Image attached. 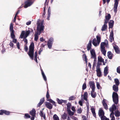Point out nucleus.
Instances as JSON below:
<instances>
[{"instance_id": "0e129e2a", "label": "nucleus", "mask_w": 120, "mask_h": 120, "mask_svg": "<svg viewBox=\"0 0 120 120\" xmlns=\"http://www.w3.org/2000/svg\"><path fill=\"white\" fill-rule=\"evenodd\" d=\"M43 49L42 48H41L39 51V54H41V52L43 50Z\"/></svg>"}, {"instance_id": "13d9d810", "label": "nucleus", "mask_w": 120, "mask_h": 120, "mask_svg": "<svg viewBox=\"0 0 120 120\" xmlns=\"http://www.w3.org/2000/svg\"><path fill=\"white\" fill-rule=\"evenodd\" d=\"M24 50L26 51H27L28 50V48L26 45H24Z\"/></svg>"}, {"instance_id": "09e8293b", "label": "nucleus", "mask_w": 120, "mask_h": 120, "mask_svg": "<svg viewBox=\"0 0 120 120\" xmlns=\"http://www.w3.org/2000/svg\"><path fill=\"white\" fill-rule=\"evenodd\" d=\"M101 118V120H105V119L106 117L104 115V116H102L99 117Z\"/></svg>"}, {"instance_id": "a878e982", "label": "nucleus", "mask_w": 120, "mask_h": 120, "mask_svg": "<svg viewBox=\"0 0 120 120\" xmlns=\"http://www.w3.org/2000/svg\"><path fill=\"white\" fill-rule=\"evenodd\" d=\"M67 114L65 112H64V114L61 116V118L64 120L67 119Z\"/></svg>"}, {"instance_id": "f704fd0d", "label": "nucleus", "mask_w": 120, "mask_h": 120, "mask_svg": "<svg viewBox=\"0 0 120 120\" xmlns=\"http://www.w3.org/2000/svg\"><path fill=\"white\" fill-rule=\"evenodd\" d=\"M104 59L100 56H99L98 57V62H102L103 61Z\"/></svg>"}, {"instance_id": "774afa93", "label": "nucleus", "mask_w": 120, "mask_h": 120, "mask_svg": "<svg viewBox=\"0 0 120 120\" xmlns=\"http://www.w3.org/2000/svg\"><path fill=\"white\" fill-rule=\"evenodd\" d=\"M9 45H10L11 47H13V46L14 44L12 43L11 42Z\"/></svg>"}, {"instance_id": "412c9836", "label": "nucleus", "mask_w": 120, "mask_h": 120, "mask_svg": "<svg viewBox=\"0 0 120 120\" xmlns=\"http://www.w3.org/2000/svg\"><path fill=\"white\" fill-rule=\"evenodd\" d=\"M30 114L32 116H36V111L35 109H33L30 112Z\"/></svg>"}, {"instance_id": "8fccbe9b", "label": "nucleus", "mask_w": 120, "mask_h": 120, "mask_svg": "<svg viewBox=\"0 0 120 120\" xmlns=\"http://www.w3.org/2000/svg\"><path fill=\"white\" fill-rule=\"evenodd\" d=\"M82 120H87L86 117L85 116H82Z\"/></svg>"}, {"instance_id": "9b49d317", "label": "nucleus", "mask_w": 120, "mask_h": 120, "mask_svg": "<svg viewBox=\"0 0 120 120\" xmlns=\"http://www.w3.org/2000/svg\"><path fill=\"white\" fill-rule=\"evenodd\" d=\"M98 115L99 117L104 115V112L101 108H100L98 111Z\"/></svg>"}, {"instance_id": "4d7b16f0", "label": "nucleus", "mask_w": 120, "mask_h": 120, "mask_svg": "<svg viewBox=\"0 0 120 120\" xmlns=\"http://www.w3.org/2000/svg\"><path fill=\"white\" fill-rule=\"evenodd\" d=\"M96 68L97 69L96 71L101 70L100 68V66H99V65H97L96 66Z\"/></svg>"}, {"instance_id": "6e6d98bb", "label": "nucleus", "mask_w": 120, "mask_h": 120, "mask_svg": "<svg viewBox=\"0 0 120 120\" xmlns=\"http://www.w3.org/2000/svg\"><path fill=\"white\" fill-rule=\"evenodd\" d=\"M44 101L45 98H43L40 99V102H41V103L43 104L44 102Z\"/></svg>"}, {"instance_id": "e2e57ef3", "label": "nucleus", "mask_w": 120, "mask_h": 120, "mask_svg": "<svg viewBox=\"0 0 120 120\" xmlns=\"http://www.w3.org/2000/svg\"><path fill=\"white\" fill-rule=\"evenodd\" d=\"M71 109L74 112H75L76 110L75 109V107L74 106H73L72 107V108H71Z\"/></svg>"}, {"instance_id": "7ed1b4c3", "label": "nucleus", "mask_w": 120, "mask_h": 120, "mask_svg": "<svg viewBox=\"0 0 120 120\" xmlns=\"http://www.w3.org/2000/svg\"><path fill=\"white\" fill-rule=\"evenodd\" d=\"M112 98L113 102L116 104H118L119 101L118 95L115 92H113L112 94Z\"/></svg>"}, {"instance_id": "49530a36", "label": "nucleus", "mask_w": 120, "mask_h": 120, "mask_svg": "<svg viewBox=\"0 0 120 120\" xmlns=\"http://www.w3.org/2000/svg\"><path fill=\"white\" fill-rule=\"evenodd\" d=\"M86 84L85 83H84L82 86V89L83 90H84L86 89Z\"/></svg>"}, {"instance_id": "c9c22d12", "label": "nucleus", "mask_w": 120, "mask_h": 120, "mask_svg": "<svg viewBox=\"0 0 120 120\" xmlns=\"http://www.w3.org/2000/svg\"><path fill=\"white\" fill-rule=\"evenodd\" d=\"M101 49L102 53L104 56H105L106 51L105 48Z\"/></svg>"}, {"instance_id": "de8ad7c7", "label": "nucleus", "mask_w": 120, "mask_h": 120, "mask_svg": "<svg viewBox=\"0 0 120 120\" xmlns=\"http://www.w3.org/2000/svg\"><path fill=\"white\" fill-rule=\"evenodd\" d=\"M42 75L44 80L45 81H46L47 80V79L44 73H43V74H42Z\"/></svg>"}, {"instance_id": "72a5a7b5", "label": "nucleus", "mask_w": 120, "mask_h": 120, "mask_svg": "<svg viewBox=\"0 0 120 120\" xmlns=\"http://www.w3.org/2000/svg\"><path fill=\"white\" fill-rule=\"evenodd\" d=\"M97 43L98 45H99L101 41V38L100 36L97 35L96 36Z\"/></svg>"}, {"instance_id": "864d4df0", "label": "nucleus", "mask_w": 120, "mask_h": 120, "mask_svg": "<svg viewBox=\"0 0 120 120\" xmlns=\"http://www.w3.org/2000/svg\"><path fill=\"white\" fill-rule=\"evenodd\" d=\"M23 40L25 43V45H27L28 43L27 39L26 38H23Z\"/></svg>"}, {"instance_id": "c03bdc74", "label": "nucleus", "mask_w": 120, "mask_h": 120, "mask_svg": "<svg viewBox=\"0 0 120 120\" xmlns=\"http://www.w3.org/2000/svg\"><path fill=\"white\" fill-rule=\"evenodd\" d=\"M56 100L58 103L59 104H61L63 103L62 99L60 100L59 99L57 98L56 99Z\"/></svg>"}, {"instance_id": "bb28decb", "label": "nucleus", "mask_w": 120, "mask_h": 120, "mask_svg": "<svg viewBox=\"0 0 120 120\" xmlns=\"http://www.w3.org/2000/svg\"><path fill=\"white\" fill-rule=\"evenodd\" d=\"M67 111L68 114L70 116H72L74 114V112H72L70 109L67 110Z\"/></svg>"}, {"instance_id": "423d86ee", "label": "nucleus", "mask_w": 120, "mask_h": 120, "mask_svg": "<svg viewBox=\"0 0 120 120\" xmlns=\"http://www.w3.org/2000/svg\"><path fill=\"white\" fill-rule=\"evenodd\" d=\"M50 97V96L49 92V90H48L47 91L46 94V97L47 99V100L53 104V105L55 106H56L57 105L56 104L55 102L54 101L52 100L51 99H49Z\"/></svg>"}, {"instance_id": "393cba45", "label": "nucleus", "mask_w": 120, "mask_h": 120, "mask_svg": "<svg viewBox=\"0 0 120 120\" xmlns=\"http://www.w3.org/2000/svg\"><path fill=\"white\" fill-rule=\"evenodd\" d=\"M113 90L116 92H117L118 90V86L114 85L112 87Z\"/></svg>"}, {"instance_id": "4c0bfd02", "label": "nucleus", "mask_w": 120, "mask_h": 120, "mask_svg": "<svg viewBox=\"0 0 120 120\" xmlns=\"http://www.w3.org/2000/svg\"><path fill=\"white\" fill-rule=\"evenodd\" d=\"M54 120H60L59 117L56 114H54L53 116Z\"/></svg>"}, {"instance_id": "ea45409f", "label": "nucleus", "mask_w": 120, "mask_h": 120, "mask_svg": "<svg viewBox=\"0 0 120 120\" xmlns=\"http://www.w3.org/2000/svg\"><path fill=\"white\" fill-rule=\"evenodd\" d=\"M40 34L39 33H36V34L34 35V40L36 41H37L38 39V35H40Z\"/></svg>"}, {"instance_id": "4be33fe9", "label": "nucleus", "mask_w": 120, "mask_h": 120, "mask_svg": "<svg viewBox=\"0 0 120 120\" xmlns=\"http://www.w3.org/2000/svg\"><path fill=\"white\" fill-rule=\"evenodd\" d=\"M113 54L110 51L108 52H107V56L108 58L111 59H112Z\"/></svg>"}, {"instance_id": "cd10ccee", "label": "nucleus", "mask_w": 120, "mask_h": 120, "mask_svg": "<svg viewBox=\"0 0 120 120\" xmlns=\"http://www.w3.org/2000/svg\"><path fill=\"white\" fill-rule=\"evenodd\" d=\"M96 71L97 75L98 76L101 77L102 76L101 72V70Z\"/></svg>"}, {"instance_id": "b1692460", "label": "nucleus", "mask_w": 120, "mask_h": 120, "mask_svg": "<svg viewBox=\"0 0 120 120\" xmlns=\"http://www.w3.org/2000/svg\"><path fill=\"white\" fill-rule=\"evenodd\" d=\"M83 98L84 100L87 101L88 98V94L87 92H85L83 95Z\"/></svg>"}, {"instance_id": "473e14b6", "label": "nucleus", "mask_w": 120, "mask_h": 120, "mask_svg": "<svg viewBox=\"0 0 120 120\" xmlns=\"http://www.w3.org/2000/svg\"><path fill=\"white\" fill-rule=\"evenodd\" d=\"M116 106L115 105V104H113L112 105V107L110 108L109 110H114L116 109Z\"/></svg>"}, {"instance_id": "a19ab883", "label": "nucleus", "mask_w": 120, "mask_h": 120, "mask_svg": "<svg viewBox=\"0 0 120 120\" xmlns=\"http://www.w3.org/2000/svg\"><path fill=\"white\" fill-rule=\"evenodd\" d=\"M115 115L116 117H118L120 116V112L117 111L115 112Z\"/></svg>"}, {"instance_id": "f03ea898", "label": "nucleus", "mask_w": 120, "mask_h": 120, "mask_svg": "<svg viewBox=\"0 0 120 120\" xmlns=\"http://www.w3.org/2000/svg\"><path fill=\"white\" fill-rule=\"evenodd\" d=\"M13 24L11 23L10 25L9 30L11 32V38L13 39V42L14 43H16L17 42V40L14 39L15 36L14 35L15 31L13 30Z\"/></svg>"}, {"instance_id": "6e6552de", "label": "nucleus", "mask_w": 120, "mask_h": 120, "mask_svg": "<svg viewBox=\"0 0 120 120\" xmlns=\"http://www.w3.org/2000/svg\"><path fill=\"white\" fill-rule=\"evenodd\" d=\"M11 112L6 110L1 109L0 110V115H2L4 114L7 115H10Z\"/></svg>"}, {"instance_id": "3c124183", "label": "nucleus", "mask_w": 120, "mask_h": 120, "mask_svg": "<svg viewBox=\"0 0 120 120\" xmlns=\"http://www.w3.org/2000/svg\"><path fill=\"white\" fill-rule=\"evenodd\" d=\"M97 87L98 89H100V87H101L100 85L99 82H97L96 83Z\"/></svg>"}, {"instance_id": "f257e3e1", "label": "nucleus", "mask_w": 120, "mask_h": 120, "mask_svg": "<svg viewBox=\"0 0 120 120\" xmlns=\"http://www.w3.org/2000/svg\"><path fill=\"white\" fill-rule=\"evenodd\" d=\"M34 44L32 42L31 43L29 47V51L28 54L32 60H33L34 57Z\"/></svg>"}, {"instance_id": "bf43d9fd", "label": "nucleus", "mask_w": 120, "mask_h": 120, "mask_svg": "<svg viewBox=\"0 0 120 120\" xmlns=\"http://www.w3.org/2000/svg\"><path fill=\"white\" fill-rule=\"evenodd\" d=\"M30 31L29 30H28V31H26L25 33L27 35V36H28L29 34H30Z\"/></svg>"}, {"instance_id": "6ab92c4d", "label": "nucleus", "mask_w": 120, "mask_h": 120, "mask_svg": "<svg viewBox=\"0 0 120 120\" xmlns=\"http://www.w3.org/2000/svg\"><path fill=\"white\" fill-rule=\"evenodd\" d=\"M90 110H91L95 118H96V113L95 112V109L94 107H93L91 108Z\"/></svg>"}, {"instance_id": "c85d7f7f", "label": "nucleus", "mask_w": 120, "mask_h": 120, "mask_svg": "<svg viewBox=\"0 0 120 120\" xmlns=\"http://www.w3.org/2000/svg\"><path fill=\"white\" fill-rule=\"evenodd\" d=\"M40 115L41 117H43L45 119L46 118L45 114H43V112L41 111H40V113L39 114Z\"/></svg>"}, {"instance_id": "052dcab7", "label": "nucleus", "mask_w": 120, "mask_h": 120, "mask_svg": "<svg viewBox=\"0 0 120 120\" xmlns=\"http://www.w3.org/2000/svg\"><path fill=\"white\" fill-rule=\"evenodd\" d=\"M16 46L17 48L19 49H20V45L19 44V42H18L16 44Z\"/></svg>"}, {"instance_id": "39448f33", "label": "nucleus", "mask_w": 120, "mask_h": 120, "mask_svg": "<svg viewBox=\"0 0 120 120\" xmlns=\"http://www.w3.org/2000/svg\"><path fill=\"white\" fill-rule=\"evenodd\" d=\"M34 0H26L24 3V8H26L30 6L34 3Z\"/></svg>"}, {"instance_id": "a18cd8bd", "label": "nucleus", "mask_w": 120, "mask_h": 120, "mask_svg": "<svg viewBox=\"0 0 120 120\" xmlns=\"http://www.w3.org/2000/svg\"><path fill=\"white\" fill-rule=\"evenodd\" d=\"M83 58H84L85 59V61L86 63H87V58L85 54H83Z\"/></svg>"}, {"instance_id": "69168bd1", "label": "nucleus", "mask_w": 120, "mask_h": 120, "mask_svg": "<svg viewBox=\"0 0 120 120\" xmlns=\"http://www.w3.org/2000/svg\"><path fill=\"white\" fill-rule=\"evenodd\" d=\"M48 14H49V15H50L51 14V9L50 8V7H49L48 8Z\"/></svg>"}, {"instance_id": "37998d69", "label": "nucleus", "mask_w": 120, "mask_h": 120, "mask_svg": "<svg viewBox=\"0 0 120 120\" xmlns=\"http://www.w3.org/2000/svg\"><path fill=\"white\" fill-rule=\"evenodd\" d=\"M82 109L80 107L77 111V113L78 114H80L82 112Z\"/></svg>"}, {"instance_id": "1a4fd4ad", "label": "nucleus", "mask_w": 120, "mask_h": 120, "mask_svg": "<svg viewBox=\"0 0 120 120\" xmlns=\"http://www.w3.org/2000/svg\"><path fill=\"white\" fill-rule=\"evenodd\" d=\"M89 84V85L90 87L92 89V91L93 92L94 91L95 87V83L94 82L92 81H90Z\"/></svg>"}, {"instance_id": "f3484780", "label": "nucleus", "mask_w": 120, "mask_h": 120, "mask_svg": "<svg viewBox=\"0 0 120 120\" xmlns=\"http://www.w3.org/2000/svg\"><path fill=\"white\" fill-rule=\"evenodd\" d=\"M114 22V21L113 20H111L109 21V28H112L113 27Z\"/></svg>"}, {"instance_id": "58836bf2", "label": "nucleus", "mask_w": 120, "mask_h": 120, "mask_svg": "<svg viewBox=\"0 0 120 120\" xmlns=\"http://www.w3.org/2000/svg\"><path fill=\"white\" fill-rule=\"evenodd\" d=\"M24 117L25 119H28L30 118V116L28 113H25Z\"/></svg>"}, {"instance_id": "4468645a", "label": "nucleus", "mask_w": 120, "mask_h": 120, "mask_svg": "<svg viewBox=\"0 0 120 120\" xmlns=\"http://www.w3.org/2000/svg\"><path fill=\"white\" fill-rule=\"evenodd\" d=\"M109 38L110 39V41L111 42H112L114 40L113 38V32L112 30L111 32L110 33Z\"/></svg>"}, {"instance_id": "9d476101", "label": "nucleus", "mask_w": 120, "mask_h": 120, "mask_svg": "<svg viewBox=\"0 0 120 120\" xmlns=\"http://www.w3.org/2000/svg\"><path fill=\"white\" fill-rule=\"evenodd\" d=\"M106 100L105 99H103L102 101L103 105L104 108L106 110L108 109V106L107 104L105 102Z\"/></svg>"}, {"instance_id": "0eeeda50", "label": "nucleus", "mask_w": 120, "mask_h": 120, "mask_svg": "<svg viewBox=\"0 0 120 120\" xmlns=\"http://www.w3.org/2000/svg\"><path fill=\"white\" fill-rule=\"evenodd\" d=\"M53 39L51 38H50L48 41L47 45L49 49H51L52 45V42H53Z\"/></svg>"}, {"instance_id": "79ce46f5", "label": "nucleus", "mask_w": 120, "mask_h": 120, "mask_svg": "<svg viewBox=\"0 0 120 120\" xmlns=\"http://www.w3.org/2000/svg\"><path fill=\"white\" fill-rule=\"evenodd\" d=\"M106 45L105 44V42H102L101 43V49L105 48L104 46Z\"/></svg>"}, {"instance_id": "7c9ffc66", "label": "nucleus", "mask_w": 120, "mask_h": 120, "mask_svg": "<svg viewBox=\"0 0 120 120\" xmlns=\"http://www.w3.org/2000/svg\"><path fill=\"white\" fill-rule=\"evenodd\" d=\"M114 81L115 83V85L118 86L120 83L119 79H117L116 78L114 79Z\"/></svg>"}, {"instance_id": "a211bd4d", "label": "nucleus", "mask_w": 120, "mask_h": 120, "mask_svg": "<svg viewBox=\"0 0 120 120\" xmlns=\"http://www.w3.org/2000/svg\"><path fill=\"white\" fill-rule=\"evenodd\" d=\"M107 23L106 22H105L104 25L102 26L101 29V30L102 31H104L107 28V26L106 25Z\"/></svg>"}, {"instance_id": "f8f14e48", "label": "nucleus", "mask_w": 120, "mask_h": 120, "mask_svg": "<svg viewBox=\"0 0 120 120\" xmlns=\"http://www.w3.org/2000/svg\"><path fill=\"white\" fill-rule=\"evenodd\" d=\"M45 105L46 107L49 109H51L52 108V104L49 102H45Z\"/></svg>"}, {"instance_id": "dca6fc26", "label": "nucleus", "mask_w": 120, "mask_h": 120, "mask_svg": "<svg viewBox=\"0 0 120 120\" xmlns=\"http://www.w3.org/2000/svg\"><path fill=\"white\" fill-rule=\"evenodd\" d=\"M111 18V15L109 14H108L107 15L105 16V22H106L107 23L109 22V21Z\"/></svg>"}, {"instance_id": "2eb2a0df", "label": "nucleus", "mask_w": 120, "mask_h": 120, "mask_svg": "<svg viewBox=\"0 0 120 120\" xmlns=\"http://www.w3.org/2000/svg\"><path fill=\"white\" fill-rule=\"evenodd\" d=\"M114 49L116 52L117 53H119L120 52V50L118 47L116 45H115L113 46Z\"/></svg>"}, {"instance_id": "5701e85b", "label": "nucleus", "mask_w": 120, "mask_h": 120, "mask_svg": "<svg viewBox=\"0 0 120 120\" xmlns=\"http://www.w3.org/2000/svg\"><path fill=\"white\" fill-rule=\"evenodd\" d=\"M91 41V40H90L89 43L87 45V47L88 51L90 50L92 46Z\"/></svg>"}, {"instance_id": "c756f323", "label": "nucleus", "mask_w": 120, "mask_h": 120, "mask_svg": "<svg viewBox=\"0 0 120 120\" xmlns=\"http://www.w3.org/2000/svg\"><path fill=\"white\" fill-rule=\"evenodd\" d=\"M91 97L93 98H95L96 96V92L94 91L93 92L92 90L91 92Z\"/></svg>"}, {"instance_id": "680f3d73", "label": "nucleus", "mask_w": 120, "mask_h": 120, "mask_svg": "<svg viewBox=\"0 0 120 120\" xmlns=\"http://www.w3.org/2000/svg\"><path fill=\"white\" fill-rule=\"evenodd\" d=\"M71 118L74 120H78V118L74 116H72Z\"/></svg>"}, {"instance_id": "2f4dec72", "label": "nucleus", "mask_w": 120, "mask_h": 120, "mask_svg": "<svg viewBox=\"0 0 120 120\" xmlns=\"http://www.w3.org/2000/svg\"><path fill=\"white\" fill-rule=\"evenodd\" d=\"M96 40L95 38H94L93 39V40L92 43L95 46H97L98 45V44L96 42Z\"/></svg>"}, {"instance_id": "aec40b11", "label": "nucleus", "mask_w": 120, "mask_h": 120, "mask_svg": "<svg viewBox=\"0 0 120 120\" xmlns=\"http://www.w3.org/2000/svg\"><path fill=\"white\" fill-rule=\"evenodd\" d=\"M108 67L107 66H106L104 68V76H106L107 75L108 73Z\"/></svg>"}, {"instance_id": "ddd939ff", "label": "nucleus", "mask_w": 120, "mask_h": 120, "mask_svg": "<svg viewBox=\"0 0 120 120\" xmlns=\"http://www.w3.org/2000/svg\"><path fill=\"white\" fill-rule=\"evenodd\" d=\"M92 58H96V55L94 50L92 49L90 51Z\"/></svg>"}, {"instance_id": "338daca9", "label": "nucleus", "mask_w": 120, "mask_h": 120, "mask_svg": "<svg viewBox=\"0 0 120 120\" xmlns=\"http://www.w3.org/2000/svg\"><path fill=\"white\" fill-rule=\"evenodd\" d=\"M79 105L81 106H82V101L81 100H80L79 102Z\"/></svg>"}, {"instance_id": "5fc2aeb1", "label": "nucleus", "mask_w": 120, "mask_h": 120, "mask_svg": "<svg viewBox=\"0 0 120 120\" xmlns=\"http://www.w3.org/2000/svg\"><path fill=\"white\" fill-rule=\"evenodd\" d=\"M75 99V97L71 96L69 98V101L73 100Z\"/></svg>"}, {"instance_id": "e433bc0d", "label": "nucleus", "mask_w": 120, "mask_h": 120, "mask_svg": "<svg viewBox=\"0 0 120 120\" xmlns=\"http://www.w3.org/2000/svg\"><path fill=\"white\" fill-rule=\"evenodd\" d=\"M66 105L67 106V110L70 109V108L71 106V103H70L68 102Z\"/></svg>"}, {"instance_id": "20e7f679", "label": "nucleus", "mask_w": 120, "mask_h": 120, "mask_svg": "<svg viewBox=\"0 0 120 120\" xmlns=\"http://www.w3.org/2000/svg\"><path fill=\"white\" fill-rule=\"evenodd\" d=\"M44 27V26L43 25L42 22L38 23L37 27L36 33L40 34L41 31L43 30Z\"/></svg>"}, {"instance_id": "603ef678", "label": "nucleus", "mask_w": 120, "mask_h": 120, "mask_svg": "<svg viewBox=\"0 0 120 120\" xmlns=\"http://www.w3.org/2000/svg\"><path fill=\"white\" fill-rule=\"evenodd\" d=\"M117 72L120 74V67H118L117 68Z\"/></svg>"}]
</instances>
